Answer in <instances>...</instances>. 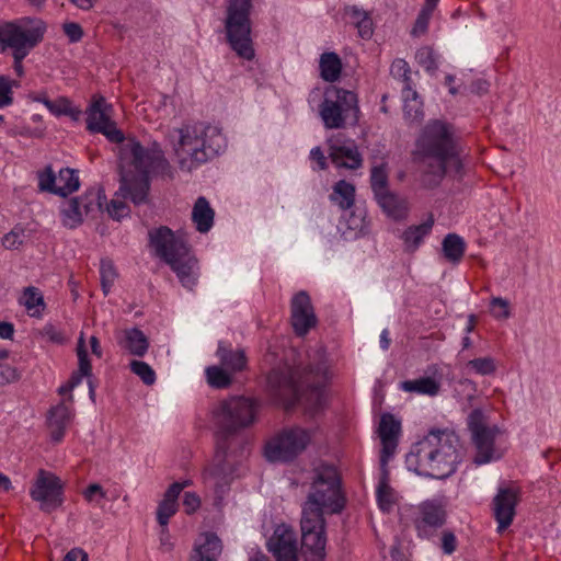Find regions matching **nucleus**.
Wrapping results in <instances>:
<instances>
[{"instance_id":"72a5a7b5","label":"nucleus","mask_w":561,"mask_h":561,"mask_svg":"<svg viewBox=\"0 0 561 561\" xmlns=\"http://www.w3.org/2000/svg\"><path fill=\"white\" fill-rule=\"evenodd\" d=\"M121 344L130 354L139 357L144 356L149 347L147 336L137 328L125 330Z\"/></svg>"},{"instance_id":"09e8293b","label":"nucleus","mask_w":561,"mask_h":561,"mask_svg":"<svg viewBox=\"0 0 561 561\" xmlns=\"http://www.w3.org/2000/svg\"><path fill=\"white\" fill-rule=\"evenodd\" d=\"M370 182L375 195L388 191V174L385 164L371 169Z\"/></svg>"},{"instance_id":"423d86ee","label":"nucleus","mask_w":561,"mask_h":561,"mask_svg":"<svg viewBox=\"0 0 561 561\" xmlns=\"http://www.w3.org/2000/svg\"><path fill=\"white\" fill-rule=\"evenodd\" d=\"M416 154L427 163L431 173L440 179L450 165L458 168L453 131L447 124L434 121L427 124L416 142Z\"/></svg>"},{"instance_id":"ddd939ff","label":"nucleus","mask_w":561,"mask_h":561,"mask_svg":"<svg viewBox=\"0 0 561 561\" xmlns=\"http://www.w3.org/2000/svg\"><path fill=\"white\" fill-rule=\"evenodd\" d=\"M106 196L100 187H91L79 197L65 201L60 206V218L65 227L73 229L80 226L83 218L100 211Z\"/></svg>"},{"instance_id":"1a4fd4ad","label":"nucleus","mask_w":561,"mask_h":561,"mask_svg":"<svg viewBox=\"0 0 561 561\" xmlns=\"http://www.w3.org/2000/svg\"><path fill=\"white\" fill-rule=\"evenodd\" d=\"M252 0H229L226 10L225 28L231 49L242 59L255 56L251 38Z\"/></svg>"},{"instance_id":"bb28decb","label":"nucleus","mask_w":561,"mask_h":561,"mask_svg":"<svg viewBox=\"0 0 561 561\" xmlns=\"http://www.w3.org/2000/svg\"><path fill=\"white\" fill-rule=\"evenodd\" d=\"M32 100L37 103H42L53 115L61 116L67 115L73 119H78L81 111L72 105V102L65 96L51 101L47 98L45 92L33 94Z\"/></svg>"},{"instance_id":"2eb2a0df","label":"nucleus","mask_w":561,"mask_h":561,"mask_svg":"<svg viewBox=\"0 0 561 561\" xmlns=\"http://www.w3.org/2000/svg\"><path fill=\"white\" fill-rule=\"evenodd\" d=\"M62 492L61 480L53 472L41 469L30 489V496L43 512L49 513L62 504Z\"/></svg>"},{"instance_id":"603ef678","label":"nucleus","mask_w":561,"mask_h":561,"mask_svg":"<svg viewBox=\"0 0 561 561\" xmlns=\"http://www.w3.org/2000/svg\"><path fill=\"white\" fill-rule=\"evenodd\" d=\"M82 496L89 504L102 507L106 491L99 483H91L83 490Z\"/></svg>"},{"instance_id":"6e6552de","label":"nucleus","mask_w":561,"mask_h":561,"mask_svg":"<svg viewBox=\"0 0 561 561\" xmlns=\"http://www.w3.org/2000/svg\"><path fill=\"white\" fill-rule=\"evenodd\" d=\"M256 402L245 397H230L218 402L210 412V422L218 438L249 427L255 421Z\"/></svg>"},{"instance_id":"e2e57ef3","label":"nucleus","mask_w":561,"mask_h":561,"mask_svg":"<svg viewBox=\"0 0 561 561\" xmlns=\"http://www.w3.org/2000/svg\"><path fill=\"white\" fill-rule=\"evenodd\" d=\"M310 160L316 163L312 167L313 170H325L327 169V157L324 156L320 147H314L310 150Z\"/></svg>"},{"instance_id":"4d7b16f0","label":"nucleus","mask_w":561,"mask_h":561,"mask_svg":"<svg viewBox=\"0 0 561 561\" xmlns=\"http://www.w3.org/2000/svg\"><path fill=\"white\" fill-rule=\"evenodd\" d=\"M38 187L41 191L56 194V174L50 167L38 173Z\"/></svg>"},{"instance_id":"4c0bfd02","label":"nucleus","mask_w":561,"mask_h":561,"mask_svg":"<svg viewBox=\"0 0 561 561\" xmlns=\"http://www.w3.org/2000/svg\"><path fill=\"white\" fill-rule=\"evenodd\" d=\"M80 186L79 176L72 169H61L56 175V195L68 196Z\"/></svg>"},{"instance_id":"39448f33","label":"nucleus","mask_w":561,"mask_h":561,"mask_svg":"<svg viewBox=\"0 0 561 561\" xmlns=\"http://www.w3.org/2000/svg\"><path fill=\"white\" fill-rule=\"evenodd\" d=\"M149 236L156 254L172 268L182 286L192 289L197 283L199 268L186 243L167 227L156 229Z\"/></svg>"},{"instance_id":"6ab92c4d","label":"nucleus","mask_w":561,"mask_h":561,"mask_svg":"<svg viewBox=\"0 0 561 561\" xmlns=\"http://www.w3.org/2000/svg\"><path fill=\"white\" fill-rule=\"evenodd\" d=\"M329 157L336 168L356 170L362 167L363 158L354 140L342 135L328 139Z\"/></svg>"},{"instance_id":"13d9d810","label":"nucleus","mask_w":561,"mask_h":561,"mask_svg":"<svg viewBox=\"0 0 561 561\" xmlns=\"http://www.w3.org/2000/svg\"><path fill=\"white\" fill-rule=\"evenodd\" d=\"M512 314L510 301L500 297H493V319L506 320Z\"/></svg>"},{"instance_id":"9b49d317","label":"nucleus","mask_w":561,"mask_h":561,"mask_svg":"<svg viewBox=\"0 0 561 561\" xmlns=\"http://www.w3.org/2000/svg\"><path fill=\"white\" fill-rule=\"evenodd\" d=\"M316 430L291 426L280 431L265 446V456L270 461L286 462L304 453L313 442Z\"/></svg>"},{"instance_id":"5fc2aeb1","label":"nucleus","mask_w":561,"mask_h":561,"mask_svg":"<svg viewBox=\"0 0 561 561\" xmlns=\"http://www.w3.org/2000/svg\"><path fill=\"white\" fill-rule=\"evenodd\" d=\"M416 58L419 64L427 71L434 72L438 68L436 55L431 48H422L417 51Z\"/></svg>"},{"instance_id":"ea45409f","label":"nucleus","mask_w":561,"mask_h":561,"mask_svg":"<svg viewBox=\"0 0 561 561\" xmlns=\"http://www.w3.org/2000/svg\"><path fill=\"white\" fill-rule=\"evenodd\" d=\"M77 355H78V371L72 375L70 379V388H75L81 383L83 377L91 376V364L88 358V353L84 345L83 334L80 335L77 346Z\"/></svg>"},{"instance_id":"f704fd0d","label":"nucleus","mask_w":561,"mask_h":561,"mask_svg":"<svg viewBox=\"0 0 561 561\" xmlns=\"http://www.w3.org/2000/svg\"><path fill=\"white\" fill-rule=\"evenodd\" d=\"M403 113L407 119L414 122L423 115V102L419 93L407 84L402 88Z\"/></svg>"},{"instance_id":"393cba45","label":"nucleus","mask_w":561,"mask_h":561,"mask_svg":"<svg viewBox=\"0 0 561 561\" xmlns=\"http://www.w3.org/2000/svg\"><path fill=\"white\" fill-rule=\"evenodd\" d=\"M72 419V411L70 407L65 403H59L53 407L47 416V424L50 432V437L55 443L61 442L65 436L66 427Z\"/></svg>"},{"instance_id":"9d476101","label":"nucleus","mask_w":561,"mask_h":561,"mask_svg":"<svg viewBox=\"0 0 561 561\" xmlns=\"http://www.w3.org/2000/svg\"><path fill=\"white\" fill-rule=\"evenodd\" d=\"M319 114L325 128H343L347 123L358 122V99L350 90L335 85L325 89Z\"/></svg>"},{"instance_id":"7c9ffc66","label":"nucleus","mask_w":561,"mask_h":561,"mask_svg":"<svg viewBox=\"0 0 561 561\" xmlns=\"http://www.w3.org/2000/svg\"><path fill=\"white\" fill-rule=\"evenodd\" d=\"M378 205L393 219H401L407 215L408 204L404 199L390 193L389 191L375 195Z\"/></svg>"},{"instance_id":"c85d7f7f","label":"nucleus","mask_w":561,"mask_h":561,"mask_svg":"<svg viewBox=\"0 0 561 561\" xmlns=\"http://www.w3.org/2000/svg\"><path fill=\"white\" fill-rule=\"evenodd\" d=\"M215 465L210 471V474L216 479H227L233 476H239L237 469L233 468L236 458L227 451V448L220 442L217 443V449L215 454Z\"/></svg>"},{"instance_id":"dca6fc26","label":"nucleus","mask_w":561,"mask_h":561,"mask_svg":"<svg viewBox=\"0 0 561 561\" xmlns=\"http://www.w3.org/2000/svg\"><path fill=\"white\" fill-rule=\"evenodd\" d=\"M411 519L420 538L428 539L446 520V512L440 502L426 500L411 508Z\"/></svg>"},{"instance_id":"79ce46f5","label":"nucleus","mask_w":561,"mask_h":561,"mask_svg":"<svg viewBox=\"0 0 561 561\" xmlns=\"http://www.w3.org/2000/svg\"><path fill=\"white\" fill-rule=\"evenodd\" d=\"M178 499L173 491H165L157 508V520L160 526H168L170 518L178 512Z\"/></svg>"},{"instance_id":"a878e982","label":"nucleus","mask_w":561,"mask_h":561,"mask_svg":"<svg viewBox=\"0 0 561 561\" xmlns=\"http://www.w3.org/2000/svg\"><path fill=\"white\" fill-rule=\"evenodd\" d=\"M433 226L434 218L428 216L422 224L408 227L401 234L404 250L415 252L431 233Z\"/></svg>"},{"instance_id":"20e7f679","label":"nucleus","mask_w":561,"mask_h":561,"mask_svg":"<svg viewBox=\"0 0 561 561\" xmlns=\"http://www.w3.org/2000/svg\"><path fill=\"white\" fill-rule=\"evenodd\" d=\"M309 375L301 380L299 368L284 366L273 369L267 377L271 393L289 409L296 403L314 413L324 402V391L320 386L309 385Z\"/></svg>"},{"instance_id":"8fccbe9b","label":"nucleus","mask_w":561,"mask_h":561,"mask_svg":"<svg viewBox=\"0 0 561 561\" xmlns=\"http://www.w3.org/2000/svg\"><path fill=\"white\" fill-rule=\"evenodd\" d=\"M18 85V81L0 75V108L12 104L13 88Z\"/></svg>"},{"instance_id":"f3484780","label":"nucleus","mask_w":561,"mask_h":561,"mask_svg":"<svg viewBox=\"0 0 561 561\" xmlns=\"http://www.w3.org/2000/svg\"><path fill=\"white\" fill-rule=\"evenodd\" d=\"M300 524L302 547L310 553V561H323L327 543L323 516L302 511Z\"/></svg>"},{"instance_id":"a19ab883","label":"nucleus","mask_w":561,"mask_h":561,"mask_svg":"<svg viewBox=\"0 0 561 561\" xmlns=\"http://www.w3.org/2000/svg\"><path fill=\"white\" fill-rule=\"evenodd\" d=\"M346 14L358 30L360 37L369 38L373 34V22L369 14L356 5L346 8Z\"/></svg>"},{"instance_id":"7ed1b4c3","label":"nucleus","mask_w":561,"mask_h":561,"mask_svg":"<svg viewBox=\"0 0 561 561\" xmlns=\"http://www.w3.org/2000/svg\"><path fill=\"white\" fill-rule=\"evenodd\" d=\"M181 170L192 171L224 153L227 139L220 127L210 124H185L168 133Z\"/></svg>"},{"instance_id":"c9c22d12","label":"nucleus","mask_w":561,"mask_h":561,"mask_svg":"<svg viewBox=\"0 0 561 561\" xmlns=\"http://www.w3.org/2000/svg\"><path fill=\"white\" fill-rule=\"evenodd\" d=\"M320 76L324 81L334 82L342 71V61L335 53H324L319 60Z\"/></svg>"},{"instance_id":"0eeeda50","label":"nucleus","mask_w":561,"mask_h":561,"mask_svg":"<svg viewBox=\"0 0 561 561\" xmlns=\"http://www.w3.org/2000/svg\"><path fill=\"white\" fill-rule=\"evenodd\" d=\"M344 506L340 491V479L333 466L322 465L314 470L308 499L302 507L305 514L339 513Z\"/></svg>"},{"instance_id":"c756f323","label":"nucleus","mask_w":561,"mask_h":561,"mask_svg":"<svg viewBox=\"0 0 561 561\" xmlns=\"http://www.w3.org/2000/svg\"><path fill=\"white\" fill-rule=\"evenodd\" d=\"M215 213L205 197H198L192 210V220L201 233L208 232L214 225Z\"/></svg>"},{"instance_id":"338daca9","label":"nucleus","mask_w":561,"mask_h":561,"mask_svg":"<svg viewBox=\"0 0 561 561\" xmlns=\"http://www.w3.org/2000/svg\"><path fill=\"white\" fill-rule=\"evenodd\" d=\"M44 336L54 343H62L65 337L60 331L53 325H46L43 330Z\"/></svg>"},{"instance_id":"680f3d73","label":"nucleus","mask_w":561,"mask_h":561,"mask_svg":"<svg viewBox=\"0 0 561 561\" xmlns=\"http://www.w3.org/2000/svg\"><path fill=\"white\" fill-rule=\"evenodd\" d=\"M64 32L72 43L79 42L82 38V27L75 22L64 24Z\"/></svg>"},{"instance_id":"58836bf2","label":"nucleus","mask_w":561,"mask_h":561,"mask_svg":"<svg viewBox=\"0 0 561 561\" xmlns=\"http://www.w3.org/2000/svg\"><path fill=\"white\" fill-rule=\"evenodd\" d=\"M20 304L24 306L31 317H41L45 308L42 293L33 286L24 289Z\"/></svg>"},{"instance_id":"aec40b11","label":"nucleus","mask_w":561,"mask_h":561,"mask_svg":"<svg viewBox=\"0 0 561 561\" xmlns=\"http://www.w3.org/2000/svg\"><path fill=\"white\" fill-rule=\"evenodd\" d=\"M268 551L276 561H298V542L294 529L286 525H277L267 541Z\"/></svg>"},{"instance_id":"e433bc0d","label":"nucleus","mask_w":561,"mask_h":561,"mask_svg":"<svg viewBox=\"0 0 561 561\" xmlns=\"http://www.w3.org/2000/svg\"><path fill=\"white\" fill-rule=\"evenodd\" d=\"M400 389L405 392H415L419 394L436 396L439 391V383L431 377H422L414 380L401 382Z\"/></svg>"},{"instance_id":"f8f14e48","label":"nucleus","mask_w":561,"mask_h":561,"mask_svg":"<svg viewBox=\"0 0 561 561\" xmlns=\"http://www.w3.org/2000/svg\"><path fill=\"white\" fill-rule=\"evenodd\" d=\"M45 25L41 20L21 19L0 25V49L13 54L30 53L43 38Z\"/></svg>"},{"instance_id":"412c9836","label":"nucleus","mask_w":561,"mask_h":561,"mask_svg":"<svg viewBox=\"0 0 561 561\" xmlns=\"http://www.w3.org/2000/svg\"><path fill=\"white\" fill-rule=\"evenodd\" d=\"M119 172H122L121 169H119ZM153 173L162 174V175H171L170 163L168 162V167H165V168L160 167V165L159 167L154 165V167L150 168L149 172L147 173L146 193H145L142 199L139 202H135L133 199V194L136 192V183L130 184L128 191H125V192H123L122 186H119V190L116 193L115 197L111 201L110 205L106 207L108 215L113 219L119 220L129 215V207L127 206V204L124 201L119 199V197L129 198L136 205L146 202L147 194L149 191V176H150V174H153ZM121 185H123V173H121Z\"/></svg>"},{"instance_id":"c03bdc74","label":"nucleus","mask_w":561,"mask_h":561,"mask_svg":"<svg viewBox=\"0 0 561 561\" xmlns=\"http://www.w3.org/2000/svg\"><path fill=\"white\" fill-rule=\"evenodd\" d=\"M207 382L215 388H225L231 383L232 375L221 366H209L205 369Z\"/></svg>"},{"instance_id":"cd10ccee","label":"nucleus","mask_w":561,"mask_h":561,"mask_svg":"<svg viewBox=\"0 0 561 561\" xmlns=\"http://www.w3.org/2000/svg\"><path fill=\"white\" fill-rule=\"evenodd\" d=\"M381 476L376 486V500L380 511L389 513L397 505L399 495L389 483V474L386 466H381Z\"/></svg>"},{"instance_id":"052dcab7","label":"nucleus","mask_w":561,"mask_h":561,"mask_svg":"<svg viewBox=\"0 0 561 561\" xmlns=\"http://www.w3.org/2000/svg\"><path fill=\"white\" fill-rule=\"evenodd\" d=\"M183 508L187 515L196 513L202 504L201 497L195 492H185L183 495Z\"/></svg>"},{"instance_id":"b1692460","label":"nucleus","mask_w":561,"mask_h":561,"mask_svg":"<svg viewBox=\"0 0 561 561\" xmlns=\"http://www.w3.org/2000/svg\"><path fill=\"white\" fill-rule=\"evenodd\" d=\"M221 551L219 537L214 533H203L195 540L191 561H217Z\"/></svg>"},{"instance_id":"a211bd4d","label":"nucleus","mask_w":561,"mask_h":561,"mask_svg":"<svg viewBox=\"0 0 561 561\" xmlns=\"http://www.w3.org/2000/svg\"><path fill=\"white\" fill-rule=\"evenodd\" d=\"M468 428L471 443L476 449L473 461L481 466L491 461V430L488 416L479 409L473 410L468 416Z\"/></svg>"},{"instance_id":"4be33fe9","label":"nucleus","mask_w":561,"mask_h":561,"mask_svg":"<svg viewBox=\"0 0 561 561\" xmlns=\"http://www.w3.org/2000/svg\"><path fill=\"white\" fill-rule=\"evenodd\" d=\"M291 323L298 335H305L317 323L310 297L306 291L297 293L291 299Z\"/></svg>"},{"instance_id":"bf43d9fd","label":"nucleus","mask_w":561,"mask_h":561,"mask_svg":"<svg viewBox=\"0 0 561 561\" xmlns=\"http://www.w3.org/2000/svg\"><path fill=\"white\" fill-rule=\"evenodd\" d=\"M458 541L455 534L444 530L440 535V548L445 554H453L457 550Z\"/></svg>"},{"instance_id":"864d4df0","label":"nucleus","mask_w":561,"mask_h":561,"mask_svg":"<svg viewBox=\"0 0 561 561\" xmlns=\"http://www.w3.org/2000/svg\"><path fill=\"white\" fill-rule=\"evenodd\" d=\"M25 230L22 227H14L2 238V244L5 249L14 250L23 244L25 240Z\"/></svg>"},{"instance_id":"69168bd1","label":"nucleus","mask_w":561,"mask_h":561,"mask_svg":"<svg viewBox=\"0 0 561 561\" xmlns=\"http://www.w3.org/2000/svg\"><path fill=\"white\" fill-rule=\"evenodd\" d=\"M468 365L479 374L486 375L491 373V360L488 358L473 359Z\"/></svg>"},{"instance_id":"f03ea898","label":"nucleus","mask_w":561,"mask_h":561,"mask_svg":"<svg viewBox=\"0 0 561 561\" xmlns=\"http://www.w3.org/2000/svg\"><path fill=\"white\" fill-rule=\"evenodd\" d=\"M463 457L458 434L449 428H433L407 457L408 467L420 476L446 479L453 476Z\"/></svg>"},{"instance_id":"0e129e2a","label":"nucleus","mask_w":561,"mask_h":561,"mask_svg":"<svg viewBox=\"0 0 561 561\" xmlns=\"http://www.w3.org/2000/svg\"><path fill=\"white\" fill-rule=\"evenodd\" d=\"M430 20V15L420 12L412 28V35L420 36L424 34L427 31Z\"/></svg>"},{"instance_id":"2f4dec72","label":"nucleus","mask_w":561,"mask_h":561,"mask_svg":"<svg viewBox=\"0 0 561 561\" xmlns=\"http://www.w3.org/2000/svg\"><path fill=\"white\" fill-rule=\"evenodd\" d=\"M329 198L340 209L347 210L355 203V186L345 180H340L332 186Z\"/></svg>"},{"instance_id":"5701e85b","label":"nucleus","mask_w":561,"mask_h":561,"mask_svg":"<svg viewBox=\"0 0 561 561\" xmlns=\"http://www.w3.org/2000/svg\"><path fill=\"white\" fill-rule=\"evenodd\" d=\"M400 427V422L397 421L393 415H381L378 426V434L382 444L380 456L381 466H387L389 458L392 457L396 451Z\"/></svg>"},{"instance_id":"6e6d98bb","label":"nucleus","mask_w":561,"mask_h":561,"mask_svg":"<svg viewBox=\"0 0 561 561\" xmlns=\"http://www.w3.org/2000/svg\"><path fill=\"white\" fill-rule=\"evenodd\" d=\"M391 75L403 82V87L410 84L411 70L409 64L404 59H396L390 68Z\"/></svg>"},{"instance_id":"37998d69","label":"nucleus","mask_w":561,"mask_h":561,"mask_svg":"<svg viewBox=\"0 0 561 561\" xmlns=\"http://www.w3.org/2000/svg\"><path fill=\"white\" fill-rule=\"evenodd\" d=\"M443 252L447 260L458 262L465 253L462 238L455 233L447 234L443 241Z\"/></svg>"},{"instance_id":"3c124183","label":"nucleus","mask_w":561,"mask_h":561,"mask_svg":"<svg viewBox=\"0 0 561 561\" xmlns=\"http://www.w3.org/2000/svg\"><path fill=\"white\" fill-rule=\"evenodd\" d=\"M8 355L9 354L7 351H0V386L14 382L20 378L18 370L4 363V360L8 358Z\"/></svg>"},{"instance_id":"4468645a","label":"nucleus","mask_w":561,"mask_h":561,"mask_svg":"<svg viewBox=\"0 0 561 561\" xmlns=\"http://www.w3.org/2000/svg\"><path fill=\"white\" fill-rule=\"evenodd\" d=\"M522 500V489L515 481H502L493 496V516L497 522V533L505 531L513 523L516 506Z\"/></svg>"},{"instance_id":"de8ad7c7","label":"nucleus","mask_w":561,"mask_h":561,"mask_svg":"<svg viewBox=\"0 0 561 561\" xmlns=\"http://www.w3.org/2000/svg\"><path fill=\"white\" fill-rule=\"evenodd\" d=\"M493 460L502 458L508 449L506 431L493 425Z\"/></svg>"},{"instance_id":"f257e3e1","label":"nucleus","mask_w":561,"mask_h":561,"mask_svg":"<svg viewBox=\"0 0 561 561\" xmlns=\"http://www.w3.org/2000/svg\"><path fill=\"white\" fill-rule=\"evenodd\" d=\"M113 107L104 98L93 100L87 110V128L92 133L103 134L110 141L119 145L118 165L123 173L122 191H128L136 183L133 199H142L147 188V173L152 167H168L161 148L153 144L145 148L135 137H125L112 119Z\"/></svg>"},{"instance_id":"49530a36","label":"nucleus","mask_w":561,"mask_h":561,"mask_svg":"<svg viewBox=\"0 0 561 561\" xmlns=\"http://www.w3.org/2000/svg\"><path fill=\"white\" fill-rule=\"evenodd\" d=\"M130 370L137 375L141 381L147 385L151 386L156 382L157 376L152 367L142 360H133L129 364Z\"/></svg>"},{"instance_id":"473e14b6","label":"nucleus","mask_w":561,"mask_h":561,"mask_svg":"<svg viewBox=\"0 0 561 561\" xmlns=\"http://www.w3.org/2000/svg\"><path fill=\"white\" fill-rule=\"evenodd\" d=\"M220 364L232 375L241 371L247 366V357L242 350L231 351L225 347L222 342H219L216 352Z\"/></svg>"},{"instance_id":"774afa93","label":"nucleus","mask_w":561,"mask_h":561,"mask_svg":"<svg viewBox=\"0 0 561 561\" xmlns=\"http://www.w3.org/2000/svg\"><path fill=\"white\" fill-rule=\"evenodd\" d=\"M89 561L88 553L80 548L71 549L62 559V561Z\"/></svg>"},{"instance_id":"a18cd8bd","label":"nucleus","mask_w":561,"mask_h":561,"mask_svg":"<svg viewBox=\"0 0 561 561\" xmlns=\"http://www.w3.org/2000/svg\"><path fill=\"white\" fill-rule=\"evenodd\" d=\"M101 285L104 295H107L117 277L113 263L108 260H102L100 265Z\"/></svg>"}]
</instances>
